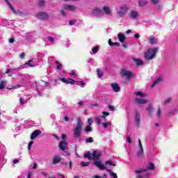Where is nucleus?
Segmentation results:
<instances>
[{"label": "nucleus", "mask_w": 178, "mask_h": 178, "mask_svg": "<svg viewBox=\"0 0 178 178\" xmlns=\"http://www.w3.org/2000/svg\"><path fill=\"white\" fill-rule=\"evenodd\" d=\"M99 49V48L98 47V46L95 47L92 51L93 54H97V52H98V50Z\"/></svg>", "instance_id": "39"}, {"label": "nucleus", "mask_w": 178, "mask_h": 178, "mask_svg": "<svg viewBox=\"0 0 178 178\" xmlns=\"http://www.w3.org/2000/svg\"><path fill=\"white\" fill-rule=\"evenodd\" d=\"M134 59V62H135V63L137 65V66H141V65H143V60L138 59V58H133Z\"/></svg>", "instance_id": "25"}, {"label": "nucleus", "mask_w": 178, "mask_h": 178, "mask_svg": "<svg viewBox=\"0 0 178 178\" xmlns=\"http://www.w3.org/2000/svg\"><path fill=\"white\" fill-rule=\"evenodd\" d=\"M85 131L86 133H90V131H92V127H91V126L90 125L86 126V127L85 128Z\"/></svg>", "instance_id": "32"}, {"label": "nucleus", "mask_w": 178, "mask_h": 178, "mask_svg": "<svg viewBox=\"0 0 178 178\" xmlns=\"http://www.w3.org/2000/svg\"><path fill=\"white\" fill-rule=\"evenodd\" d=\"M97 76H98L99 79H101V77H102V76H104V72H102V71H101V70H99V68L97 69Z\"/></svg>", "instance_id": "30"}, {"label": "nucleus", "mask_w": 178, "mask_h": 178, "mask_svg": "<svg viewBox=\"0 0 178 178\" xmlns=\"http://www.w3.org/2000/svg\"><path fill=\"white\" fill-rule=\"evenodd\" d=\"M106 116H109V113L106 112V111H103L102 112V115H101L100 118L102 119H105V120H106Z\"/></svg>", "instance_id": "28"}, {"label": "nucleus", "mask_w": 178, "mask_h": 178, "mask_svg": "<svg viewBox=\"0 0 178 178\" xmlns=\"http://www.w3.org/2000/svg\"><path fill=\"white\" fill-rule=\"evenodd\" d=\"M38 19H40L41 20H45V19H48L49 16L48 14L45 12H40L38 14Z\"/></svg>", "instance_id": "10"}, {"label": "nucleus", "mask_w": 178, "mask_h": 178, "mask_svg": "<svg viewBox=\"0 0 178 178\" xmlns=\"http://www.w3.org/2000/svg\"><path fill=\"white\" fill-rule=\"evenodd\" d=\"M172 101V98H168L164 101V105H166L167 104H169Z\"/></svg>", "instance_id": "46"}, {"label": "nucleus", "mask_w": 178, "mask_h": 178, "mask_svg": "<svg viewBox=\"0 0 178 178\" xmlns=\"http://www.w3.org/2000/svg\"><path fill=\"white\" fill-rule=\"evenodd\" d=\"M135 38H136V39L140 38V34H138V33H135Z\"/></svg>", "instance_id": "61"}, {"label": "nucleus", "mask_w": 178, "mask_h": 178, "mask_svg": "<svg viewBox=\"0 0 178 178\" xmlns=\"http://www.w3.org/2000/svg\"><path fill=\"white\" fill-rule=\"evenodd\" d=\"M77 83V86H81L83 87V86H86V83L83 82V81H79V82H76Z\"/></svg>", "instance_id": "49"}, {"label": "nucleus", "mask_w": 178, "mask_h": 178, "mask_svg": "<svg viewBox=\"0 0 178 178\" xmlns=\"http://www.w3.org/2000/svg\"><path fill=\"white\" fill-rule=\"evenodd\" d=\"M83 130V122L80 118H77V123L76 127L73 129L74 138H80L81 136V131Z\"/></svg>", "instance_id": "2"}, {"label": "nucleus", "mask_w": 178, "mask_h": 178, "mask_svg": "<svg viewBox=\"0 0 178 178\" xmlns=\"http://www.w3.org/2000/svg\"><path fill=\"white\" fill-rule=\"evenodd\" d=\"M58 147L61 151L63 152H66L67 155H70L69 153V143H67L65 140L60 141Z\"/></svg>", "instance_id": "4"}, {"label": "nucleus", "mask_w": 178, "mask_h": 178, "mask_svg": "<svg viewBox=\"0 0 178 178\" xmlns=\"http://www.w3.org/2000/svg\"><path fill=\"white\" fill-rule=\"evenodd\" d=\"M138 6H140V8H143V6H145V5L148 3V1L145 0H138Z\"/></svg>", "instance_id": "22"}, {"label": "nucleus", "mask_w": 178, "mask_h": 178, "mask_svg": "<svg viewBox=\"0 0 178 178\" xmlns=\"http://www.w3.org/2000/svg\"><path fill=\"white\" fill-rule=\"evenodd\" d=\"M8 41H9L10 44H13V42H15V39L14 38H10Z\"/></svg>", "instance_id": "56"}, {"label": "nucleus", "mask_w": 178, "mask_h": 178, "mask_svg": "<svg viewBox=\"0 0 178 178\" xmlns=\"http://www.w3.org/2000/svg\"><path fill=\"white\" fill-rule=\"evenodd\" d=\"M92 15L95 16V17H102V16H104V12H102L101 8H95L92 10Z\"/></svg>", "instance_id": "6"}, {"label": "nucleus", "mask_w": 178, "mask_h": 178, "mask_svg": "<svg viewBox=\"0 0 178 178\" xmlns=\"http://www.w3.org/2000/svg\"><path fill=\"white\" fill-rule=\"evenodd\" d=\"M55 63L57 64L58 70H60V69H62V64H60L58 61H55Z\"/></svg>", "instance_id": "37"}, {"label": "nucleus", "mask_w": 178, "mask_h": 178, "mask_svg": "<svg viewBox=\"0 0 178 178\" xmlns=\"http://www.w3.org/2000/svg\"><path fill=\"white\" fill-rule=\"evenodd\" d=\"M132 74L133 73L130 71H127L125 69L121 70V76H122V77H127L128 80H130V79H131Z\"/></svg>", "instance_id": "8"}, {"label": "nucleus", "mask_w": 178, "mask_h": 178, "mask_svg": "<svg viewBox=\"0 0 178 178\" xmlns=\"http://www.w3.org/2000/svg\"><path fill=\"white\" fill-rule=\"evenodd\" d=\"M40 134H41V130L40 129L35 130L31 135V140H35V138H37V137H38Z\"/></svg>", "instance_id": "12"}, {"label": "nucleus", "mask_w": 178, "mask_h": 178, "mask_svg": "<svg viewBox=\"0 0 178 178\" xmlns=\"http://www.w3.org/2000/svg\"><path fill=\"white\" fill-rule=\"evenodd\" d=\"M144 155V149H140L138 152H137V156L138 158H143V156Z\"/></svg>", "instance_id": "27"}, {"label": "nucleus", "mask_w": 178, "mask_h": 178, "mask_svg": "<svg viewBox=\"0 0 178 178\" xmlns=\"http://www.w3.org/2000/svg\"><path fill=\"white\" fill-rule=\"evenodd\" d=\"M96 122L97 124H99L101 123V118H96Z\"/></svg>", "instance_id": "53"}, {"label": "nucleus", "mask_w": 178, "mask_h": 178, "mask_svg": "<svg viewBox=\"0 0 178 178\" xmlns=\"http://www.w3.org/2000/svg\"><path fill=\"white\" fill-rule=\"evenodd\" d=\"M60 13H61L62 16H66V13L65 12V10H62L60 11Z\"/></svg>", "instance_id": "59"}, {"label": "nucleus", "mask_w": 178, "mask_h": 178, "mask_svg": "<svg viewBox=\"0 0 178 178\" xmlns=\"http://www.w3.org/2000/svg\"><path fill=\"white\" fill-rule=\"evenodd\" d=\"M107 108H108L109 111H115V106H113L112 105H108Z\"/></svg>", "instance_id": "42"}, {"label": "nucleus", "mask_w": 178, "mask_h": 178, "mask_svg": "<svg viewBox=\"0 0 178 178\" xmlns=\"http://www.w3.org/2000/svg\"><path fill=\"white\" fill-rule=\"evenodd\" d=\"M5 2H6L7 5L9 6L10 9H11L12 12L14 13L15 15H23V12L20 11L19 10H15V8L12 4H10V2H9V0H4Z\"/></svg>", "instance_id": "9"}, {"label": "nucleus", "mask_w": 178, "mask_h": 178, "mask_svg": "<svg viewBox=\"0 0 178 178\" xmlns=\"http://www.w3.org/2000/svg\"><path fill=\"white\" fill-rule=\"evenodd\" d=\"M129 17H131V19H132L133 20H136V19H138V12L136 11V10H133L129 14Z\"/></svg>", "instance_id": "15"}, {"label": "nucleus", "mask_w": 178, "mask_h": 178, "mask_svg": "<svg viewBox=\"0 0 178 178\" xmlns=\"http://www.w3.org/2000/svg\"><path fill=\"white\" fill-rule=\"evenodd\" d=\"M150 2H152V3H154V5H156L159 3V0H150Z\"/></svg>", "instance_id": "47"}, {"label": "nucleus", "mask_w": 178, "mask_h": 178, "mask_svg": "<svg viewBox=\"0 0 178 178\" xmlns=\"http://www.w3.org/2000/svg\"><path fill=\"white\" fill-rule=\"evenodd\" d=\"M157 116H158V118H160V117H161V108H159V109H158V111H157Z\"/></svg>", "instance_id": "57"}, {"label": "nucleus", "mask_w": 178, "mask_h": 178, "mask_svg": "<svg viewBox=\"0 0 178 178\" xmlns=\"http://www.w3.org/2000/svg\"><path fill=\"white\" fill-rule=\"evenodd\" d=\"M26 102H27L23 100V98H22V97L19 98V104H21V105H24V104H26Z\"/></svg>", "instance_id": "44"}, {"label": "nucleus", "mask_w": 178, "mask_h": 178, "mask_svg": "<svg viewBox=\"0 0 178 178\" xmlns=\"http://www.w3.org/2000/svg\"><path fill=\"white\" fill-rule=\"evenodd\" d=\"M44 3V0H39V6H42Z\"/></svg>", "instance_id": "51"}, {"label": "nucleus", "mask_w": 178, "mask_h": 178, "mask_svg": "<svg viewBox=\"0 0 178 178\" xmlns=\"http://www.w3.org/2000/svg\"><path fill=\"white\" fill-rule=\"evenodd\" d=\"M64 120H65V122H69V117L67 116L64 117Z\"/></svg>", "instance_id": "63"}, {"label": "nucleus", "mask_w": 178, "mask_h": 178, "mask_svg": "<svg viewBox=\"0 0 178 178\" xmlns=\"http://www.w3.org/2000/svg\"><path fill=\"white\" fill-rule=\"evenodd\" d=\"M92 122H93V121L92 119L89 118L88 120V123L89 126H91V124H92Z\"/></svg>", "instance_id": "52"}, {"label": "nucleus", "mask_w": 178, "mask_h": 178, "mask_svg": "<svg viewBox=\"0 0 178 178\" xmlns=\"http://www.w3.org/2000/svg\"><path fill=\"white\" fill-rule=\"evenodd\" d=\"M76 22H77V20H76V19L70 20V21L69 22L70 26H73V25L76 23Z\"/></svg>", "instance_id": "43"}, {"label": "nucleus", "mask_w": 178, "mask_h": 178, "mask_svg": "<svg viewBox=\"0 0 178 178\" xmlns=\"http://www.w3.org/2000/svg\"><path fill=\"white\" fill-rule=\"evenodd\" d=\"M135 95L141 97H147V95H145V93H143L141 92H135Z\"/></svg>", "instance_id": "29"}, {"label": "nucleus", "mask_w": 178, "mask_h": 178, "mask_svg": "<svg viewBox=\"0 0 178 178\" xmlns=\"http://www.w3.org/2000/svg\"><path fill=\"white\" fill-rule=\"evenodd\" d=\"M127 13V6L124 5L120 7V11L118 13V15L120 17H123L124 15Z\"/></svg>", "instance_id": "7"}, {"label": "nucleus", "mask_w": 178, "mask_h": 178, "mask_svg": "<svg viewBox=\"0 0 178 178\" xmlns=\"http://www.w3.org/2000/svg\"><path fill=\"white\" fill-rule=\"evenodd\" d=\"M60 161H62V158L58 155H56L53 158L52 163L53 165H58V163H60Z\"/></svg>", "instance_id": "13"}, {"label": "nucleus", "mask_w": 178, "mask_h": 178, "mask_svg": "<svg viewBox=\"0 0 178 178\" xmlns=\"http://www.w3.org/2000/svg\"><path fill=\"white\" fill-rule=\"evenodd\" d=\"M61 138L62 140H66V138H67V136H66V134H62Z\"/></svg>", "instance_id": "54"}, {"label": "nucleus", "mask_w": 178, "mask_h": 178, "mask_svg": "<svg viewBox=\"0 0 178 178\" xmlns=\"http://www.w3.org/2000/svg\"><path fill=\"white\" fill-rule=\"evenodd\" d=\"M84 158H88L89 161H94V165L95 166H97V168H100V170H105L106 169V167L102 164V163L99 161V156H101V154L99 152L97 151H94L92 154L90 152H87L84 155Z\"/></svg>", "instance_id": "1"}, {"label": "nucleus", "mask_w": 178, "mask_h": 178, "mask_svg": "<svg viewBox=\"0 0 178 178\" xmlns=\"http://www.w3.org/2000/svg\"><path fill=\"white\" fill-rule=\"evenodd\" d=\"M118 37L120 42H122V43L124 42V40H126V36L123 33H118Z\"/></svg>", "instance_id": "21"}, {"label": "nucleus", "mask_w": 178, "mask_h": 178, "mask_svg": "<svg viewBox=\"0 0 178 178\" xmlns=\"http://www.w3.org/2000/svg\"><path fill=\"white\" fill-rule=\"evenodd\" d=\"M108 126H112V123H111V122L103 123L104 129H108Z\"/></svg>", "instance_id": "33"}, {"label": "nucleus", "mask_w": 178, "mask_h": 178, "mask_svg": "<svg viewBox=\"0 0 178 178\" xmlns=\"http://www.w3.org/2000/svg\"><path fill=\"white\" fill-rule=\"evenodd\" d=\"M144 177H145V178L149 177V174L147 173V174H145V175H142V178H144Z\"/></svg>", "instance_id": "55"}, {"label": "nucleus", "mask_w": 178, "mask_h": 178, "mask_svg": "<svg viewBox=\"0 0 178 178\" xmlns=\"http://www.w3.org/2000/svg\"><path fill=\"white\" fill-rule=\"evenodd\" d=\"M138 145H139V148L140 149H143V144H141V140H138Z\"/></svg>", "instance_id": "50"}, {"label": "nucleus", "mask_w": 178, "mask_h": 178, "mask_svg": "<svg viewBox=\"0 0 178 178\" xmlns=\"http://www.w3.org/2000/svg\"><path fill=\"white\" fill-rule=\"evenodd\" d=\"M135 102L138 104L139 105H143L144 104H147V99H135Z\"/></svg>", "instance_id": "20"}, {"label": "nucleus", "mask_w": 178, "mask_h": 178, "mask_svg": "<svg viewBox=\"0 0 178 178\" xmlns=\"http://www.w3.org/2000/svg\"><path fill=\"white\" fill-rule=\"evenodd\" d=\"M111 87L115 92H119L120 91V87L116 83H111Z\"/></svg>", "instance_id": "16"}, {"label": "nucleus", "mask_w": 178, "mask_h": 178, "mask_svg": "<svg viewBox=\"0 0 178 178\" xmlns=\"http://www.w3.org/2000/svg\"><path fill=\"white\" fill-rule=\"evenodd\" d=\"M33 144H34V142H33V141L29 143V145H28L29 151H30V149H31V146L33 145Z\"/></svg>", "instance_id": "45"}, {"label": "nucleus", "mask_w": 178, "mask_h": 178, "mask_svg": "<svg viewBox=\"0 0 178 178\" xmlns=\"http://www.w3.org/2000/svg\"><path fill=\"white\" fill-rule=\"evenodd\" d=\"M5 84H6V81H1L0 83V90H3L5 88Z\"/></svg>", "instance_id": "34"}, {"label": "nucleus", "mask_w": 178, "mask_h": 178, "mask_svg": "<svg viewBox=\"0 0 178 178\" xmlns=\"http://www.w3.org/2000/svg\"><path fill=\"white\" fill-rule=\"evenodd\" d=\"M86 143H94V139H92L91 137L87 138L86 140Z\"/></svg>", "instance_id": "40"}, {"label": "nucleus", "mask_w": 178, "mask_h": 178, "mask_svg": "<svg viewBox=\"0 0 178 178\" xmlns=\"http://www.w3.org/2000/svg\"><path fill=\"white\" fill-rule=\"evenodd\" d=\"M64 9L65 10H75L76 7L70 4H65L64 5Z\"/></svg>", "instance_id": "19"}, {"label": "nucleus", "mask_w": 178, "mask_h": 178, "mask_svg": "<svg viewBox=\"0 0 178 178\" xmlns=\"http://www.w3.org/2000/svg\"><path fill=\"white\" fill-rule=\"evenodd\" d=\"M103 11L104 12L105 15L107 16H112V12L111 11V9L108 6L103 7Z\"/></svg>", "instance_id": "18"}, {"label": "nucleus", "mask_w": 178, "mask_h": 178, "mask_svg": "<svg viewBox=\"0 0 178 178\" xmlns=\"http://www.w3.org/2000/svg\"><path fill=\"white\" fill-rule=\"evenodd\" d=\"M81 166L83 167H85V166H88L90 165V162H84L83 161L81 163Z\"/></svg>", "instance_id": "41"}, {"label": "nucleus", "mask_w": 178, "mask_h": 178, "mask_svg": "<svg viewBox=\"0 0 178 178\" xmlns=\"http://www.w3.org/2000/svg\"><path fill=\"white\" fill-rule=\"evenodd\" d=\"M147 111L149 112L150 116L152 115V104H149V106L147 108Z\"/></svg>", "instance_id": "31"}, {"label": "nucleus", "mask_w": 178, "mask_h": 178, "mask_svg": "<svg viewBox=\"0 0 178 178\" xmlns=\"http://www.w3.org/2000/svg\"><path fill=\"white\" fill-rule=\"evenodd\" d=\"M147 170H155V165H154V163L152 162H149V166L146 169L135 170V173L139 175L140 173H143V172H147Z\"/></svg>", "instance_id": "5"}, {"label": "nucleus", "mask_w": 178, "mask_h": 178, "mask_svg": "<svg viewBox=\"0 0 178 178\" xmlns=\"http://www.w3.org/2000/svg\"><path fill=\"white\" fill-rule=\"evenodd\" d=\"M31 62H33V60H29L25 65L30 66V67H35V65L31 64Z\"/></svg>", "instance_id": "35"}, {"label": "nucleus", "mask_w": 178, "mask_h": 178, "mask_svg": "<svg viewBox=\"0 0 178 178\" xmlns=\"http://www.w3.org/2000/svg\"><path fill=\"white\" fill-rule=\"evenodd\" d=\"M58 178H63V177H65V176L63 175H62V174H58Z\"/></svg>", "instance_id": "64"}, {"label": "nucleus", "mask_w": 178, "mask_h": 178, "mask_svg": "<svg viewBox=\"0 0 178 178\" xmlns=\"http://www.w3.org/2000/svg\"><path fill=\"white\" fill-rule=\"evenodd\" d=\"M104 170H106L107 172H108V173H110V176L112 177V178H118V175L113 172H112V170H108L107 168L106 169H104Z\"/></svg>", "instance_id": "23"}, {"label": "nucleus", "mask_w": 178, "mask_h": 178, "mask_svg": "<svg viewBox=\"0 0 178 178\" xmlns=\"http://www.w3.org/2000/svg\"><path fill=\"white\" fill-rule=\"evenodd\" d=\"M161 81H162V78L159 77V78L156 79L155 81L152 84V87L156 86V84H158L159 83H161Z\"/></svg>", "instance_id": "26"}, {"label": "nucleus", "mask_w": 178, "mask_h": 178, "mask_svg": "<svg viewBox=\"0 0 178 178\" xmlns=\"http://www.w3.org/2000/svg\"><path fill=\"white\" fill-rule=\"evenodd\" d=\"M26 56V54L24 53H22L21 55H20V58L21 59H24V57Z\"/></svg>", "instance_id": "58"}, {"label": "nucleus", "mask_w": 178, "mask_h": 178, "mask_svg": "<svg viewBox=\"0 0 178 178\" xmlns=\"http://www.w3.org/2000/svg\"><path fill=\"white\" fill-rule=\"evenodd\" d=\"M108 45H110V47H113V46L119 47V45H120V43H119V42H112V40L109 39L108 40Z\"/></svg>", "instance_id": "24"}, {"label": "nucleus", "mask_w": 178, "mask_h": 178, "mask_svg": "<svg viewBox=\"0 0 178 178\" xmlns=\"http://www.w3.org/2000/svg\"><path fill=\"white\" fill-rule=\"evenodd\" d=\"M10 72H15V70H13V69H7L6 72L2 73V74H8V73H10Z\"/></svg>", "instance_id": "38"}, {"label": "nucleus", "mask_w": 178, "mask_h": 178, "mask_svg": "<svg viewBox=\"0 0 178 178\" xmlns=\"http://www.w3.org/2000/svg\"><path fill=\"white\" fill-rule=\"evenodd\" d=\"M60 80L63 81V83H65V84H76V81L70 78L66 79V78H60Z\"/></svg>", "instance_id": "11"}, {"label": "nucleus", "mask_w": 178, "mask_h": 178, "mask_svg": "<svg viewBox=\"0 0 178 178\" xmlns=\"http://www.w3.org/2000/svg\"><path fill=\"white\" fill-rule=\"evenodd\" d=\"M105 163L106 165H110L111 166H116V164L113 163L112 161H107Z\"/></svg>", "instance_id": "36"}, {"label": "nucleus", "mask_w": 178, "mask_h": 178, "mask_svg": "<svg viewBox=\"0 0 178 178\" xmlns=\"http://www.w3.org/2000/svg\"><path fill=\"white\" fill-rule=\"evenodd\" d=\"M156 52H158V49L153 48L147 49V52L145 53V59L146 60H151L156 56Z\"/></svg>", "instance_id": "3"}, {"label": "nucleus", "mask_w": 178, "mask_h": 178, "mask_svg": "<svg viewBox=\"0 0 178 178\" xmlns=\"http://www.w3.org/2000/svg\"><path fill=\"white\" fill-rule=\"evenodd\" d=\"M47 39H48V41H49L50 42H54V41H55V38L51 36L48 37Z\"/></svg>", "instance_id": "48"}, {"label": "nucleus", "mask_w": 178, "mask_h": 178, "mask_svg": "<svg viewBox=\"0 0 178 178\" xmlns=\"http://www.w3.org/2000/svg\"><path fill=\"white\" fill-rule=\"evenodd\" d=\"M140 113H138V111H136L135 113V122L137 127H140Z\"/></svg>", "instance_id": "14"}, {"label": "nucleus", "mask_w": 178, "mask_h": 178, "mask_svg": "<svg viewBox=\"0 0 178 178\" xmlns=\"http://www.w3.org/2000/svg\"><path fill=\"white\" fill-rule=\"evenodd\" d=\"M127 141L129 144H131V138H130V136L127 137Z\"/></svg>", "instance_id": "60"}, {"label": "nucleus", "mask_w": 178, "mask_h": 178, "mask_svg": "<svg viewBox=\"0 0 178 178\" xmlns=\"http://www.w3.org/2000/svg\"><path fill=\"white\" fill-rule=\"evenodd\" d=\"M13 162L14 164L19 163V160L15 159V160L13 161Z\"/></svg>", "instance_id": "62"}, {"label": "nucleus", "mask_w": 178, "mask_h": 178, "mask_svg": "<svg viewBox=\"0 0 178 178\" xmlns=\"http://www.w3.org/2000/svg\"><path fill=\"white\" fill-rule=\"evenodd\" d=\"M149 42L150 45H154L155 44H158V38L154 37V36H150L149 38Z\"/></svg>", "instance_id": "17"}]
</instances>
